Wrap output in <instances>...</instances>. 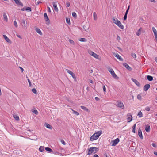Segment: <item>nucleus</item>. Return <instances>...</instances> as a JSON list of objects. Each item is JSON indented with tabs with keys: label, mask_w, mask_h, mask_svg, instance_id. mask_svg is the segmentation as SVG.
Returning <instances> with one entry per match:
<instances>
[{
	"label": "nucleus",
	"mask_w": 157,
	"mask_h": 157,
	"mask_svg": "<svg viewBox=\"0 0 157 157\" xmlns=\"http://www.w3.org/2000/svg\"><path fill=\"white\" fill-rule=\"evenodd\" d=\"M102 131L100 130L98 131L97 132L94 134L90 138V140L91 141L96 140L98 139L101 134H102Z\"/></svg>",
	"instance_id": "f257e3e1"
},
{
	"label": "nucleus",
	"mask_w": 157,
	"mask_h": 157,
	"mask_svg": "<svg viewBox=\"0 0 157 157\" xmlns=\"http://www.w3.org/2000/svg\"><path fill=\"white\" fill-rule=\"evenodd\" d=\"M108 71L111 74L112 76L114 78H117V79L119 78V77L117 76L116 74L115 73L113 70L112 68L109 69Z\"/></svg>",
	"instance_id": "f03ea898"
},
{
	"label": "nucleus",
	"mask_w": 157,
	"mask_h": 157,
	"mask_svg": "<svg viewBox=\"0 0 157 157\" xmlns=\"http://www.w3.org/2000/svg\"><path fill=\"white\" fill-rule=\"evenodd\" d=\"M120 140L118 138L115 139L114 140H112L111 142V144L112 146H115L119 142Z\"/></svg>",
	"instance_id": "7ed1b4c3"
},
{
	"label": "nucleus",
	"mask_w": 157,
	"mask_h": 157,
	"mask_svg": "<svg viewBox=\"0 0 157 157\" xmlns=\"http://www.w3.org/2000/svg\"><path fill=\"white\" fill-rule=\"evenodd\" d=\"M44 17L47 22V24L48 25L50 24V21L46 13H45L44 14Z\"/></svg>",
	"instance_id": "20e7f679"
},
{
	"label": "nucleus",
	"mask_w": 157,
	"mask_h": 157,
	"mask_svg": "<svg viewBox=\"0 0 157 157\" xmlns=\"http://www.w3.org/2000/svg\"><path fill=\"white\" fill-rule=\"evenodd\" d=\"M21 25L23 28L26 29L27 26V22L25 21V20L23 19L22 20Z\"/></svg>",
	"instance_id": "39448f33"
},
{
	"label": "nucleus",
	"mask_w": 157,
	"mask_h": 157,
	"mask_svg": "<svg viewBox=\"0 0 157 157\" xmlns=\"http://www.w3.org/2000/svg\"><path fill=\"white\" fill-rule=\"evenodd\" d=\"M117 106L121 108L122 109H124V106L123 103L119 101H117Z\"/></svg>",
	"instance_id": "423d86ee"
},
{
	"label": "nucleus",
	"mask_w": 157,
	"mask_h": 157,
	"mask_svg": "<svg viewBox=\"0 0 157 157\" xmlns=\"http://www.w3.org/2000/svg\"><path fill=\"white\" fill-rule=\"evenodd\" d=\"M132 119V117L131 114L129 113L127 115V119L128 121V122H131Z\"/></svg>",
	"instance_id": "0eeeda50"
},
{
	"label": "nucleus",
	"mask_w": 157,
	"mask_h": 157,
	"mask_svg": "<svg viewBox=\"0 0 157 157\" xmlns=\"http://www.w3.org/2000/svg\"><path fill=\"white\" fill-rule=\"evenodd\" d=\"M69 74L71 75L72 77L74 79L75 81H77L76 77L75 74L71 71L69 70Z\"/></svg>",
	"instance_id": "6e6552de"
},
{
	"label": "nucleus",
	"mask_w": 157,
	"mask_h": 157,
	"mask_svg": "<svg viewBox=\"0 0 157 157\" xmlns=\"http://www.w3.org/2000/svg\"><path fill=\"white\" fill-rule=\"evenodd\" d=\"M150 86L149 84H147L145 85L143 87V90L144 91H147L150 87Z\"/></svg>",
	"instance_id": "1a4fd4ad"
},
{
	"label": "nucleus",
	"mask_w": 157,
	"mask_h": 157,
	"mask_svg": "<svg viewBox=\"0 0 157 157\" xmlns=\"http://www.w3.org/2000/svg\"><path fill=\"white\" fill-rule=\"evenodd\" d=\"M138 133L139 137L140 139H143V137L142 135V131L140 128H139L138 130Z\"/></svg>",
	"instance_id": "9d476101"
},
{
	"label": "nucleus",
	"mask_w": 157,
	"mask_h": 157,
	"mask_svg": "<svg viewBox=\"0 0 157 157\" xmlns=\"http://www.w3.org/2000/svg\"><path fill=\"white\" fill-rule=\"evenodd\" d=\"M114 55L119 60L121 61H123V59L118 53H114Z\"/></svg>",
	"instance_id": "9b49d317"
},
{
	"label": "nucleus",
	"mask_w": 157,
	"mask_h": 157,
	"mask_svg": "<svg viewBox=\"0 0 157 157\" xmlns=\"http://www.w3.org/2000/svg\"><path fill=\"white\" fill-rule=\"evenodd\" d=\"M116 25L121 29H123L124 27L123 25L121 24V22L119 21L117 23Z\"/></svg>",
	"instance_id": "f8f14e48"
},
{
	"label": "nucleus",
	"mask_w": 157,
	"mask_h": 157,
	"mask_svg": "<svg viewBox=\"0 0 157 157\" xmlns=\"http://www.w3.org/2000/svg\"><path fill=\"white\" fill-rule=\"evenodd\" d=\"M132 80L138 86H140V83L136 79L132 78Z\"/></svg>",
	"instance_id": "ddd939ff"
},
{
	"label": "nucleus",
	"mask_w": 157,
	"mask_h": 157,
	"mask_svg": "<svg viewBox=\"0 0 157 157\" xmlns=\"http://www.w3.org/2000/svg\"><path fill=\"white\" fill-rule=\"evenodd\" d=\"M94 147H91L88 150V152L87 153V155H90L92 154L94 151Z\"/></svg>",
	"instance_id": "4468645a"
},
{
	"label": "nucleus",
	"mask_w": 157,
	"mask_h": 157,
	"mask_svg": "<svg viewBox=\"0 0 157 157\" xmlns=\"http://www.w3.org/2000/svg\"><path fill=\"white\" fill-rule=\"evenodd\" d=\"M18 5L21 6H23V4L19 0H13Z\"/></svg>",
	"instance_id": "2eb2a0df"
},
{
	"label": "nucleus",
	"mask_w": 157,
	"mask_h": 157,
	"mask_svg": "<svg viewBox=\"0 0 157 157\" xmlns=\"http://www.w3.org/2000/svg\"><path fill=\"white\" fill-rule=\"evenodd\" d=\"M124 66L128 70L131 71L132 70V68L128 65L127 63H124Z\"/></svg>",
	"instance_id": "dca6fc26"
},
{
	"label": "nucleus",
	"mask_w": 157,
	"mask_h": 157,
	"mask_svg": "<svg viewBox=\"0 0 157 157\" xmlns=\"http://www.w3.org/2000/svg\"><path fill=\"white\" fill-rule=\"evenodd\" d=\"M53 7H54V10L56 11H58V9L57 7V4L56 2H54L53 3Z\"/></svg>",
	"instance_id": "f3484780"
},
{
	"label": "nucleus",
	"mask_w": 157,
	"mask_h": 157,
	"mask_svg": "<svg viewBox=\"0 0 157 157\" xmlns=\"http://www.w3.org/2000/svg\"><path fill=\"white\" fill-rule=\"evenodd\" d=\"M44 126L48 128H49L51 130H52V127L48 123H45L44 124Z\"/></svg>",
	"instance_id": "a211bd4d"
},
{
	"label": "nucleus",
	"mask_w": 157,
	"mask_h": 157,
	"mask_svg": "<svg viewBox=\"0 0 157 157\" xmlns=\"http://www.w3.org/2000/svg\"><path fill=\"white\" fill-rule=\"evenodd\" d=\"M3 37L6 40L7 42L8 43H11V41H10V40L9 39V38L5 35H3Z\"/></svg>",
	"instance_id": "6ab92c4d"
},
{
	"label": "nucleus",
	"mask_w": 157,
	"mask_h": 157,
	"mask_svg": "<svg viewBox=\"0 0 157 157\" xmlns=\"http://www.w3.org/2000/svg\"><path fill=\"white\" fill-rule=\"evenodd\" d=\"M3 19L4 21H6V22H7L8 21V18L7 17V16L6 13H4L3 14Z\"/></svg>",
	"instance_id": "aec40b11"
},
{
	"label": "nucleus",
	"mask_w": 157,
	"mask_h": 157,
	"mask_svg": "<svg viewBox=\"0 0 157 157\" xmlns=\"http://www.w3.org/2000/svg\"><path fill=\"white\" fill-rule=\"evenodd\" d=\"M36 31L40 35H42V33L41 31L38 28H37L36 29Z\"/></svg>",
	"instance_id": "412c9836"
},
{
	"label": "nucleus",
	"mask_w": 157,
	"mask_h": 157,
	"mask_svg": "<svg viewBox=\"0 0 157 157\" xmlns=\"http://www.w3.org/2000/svg\"><path fill=\"white\" fill-rule=\"evenodd\" d=\"M145 129L147 132H149L150 129V126L149 125L146 126Z\"/></svg>",
	"instance_id": "4be33fe9"
},
{
	"label": "nucleus",
	"mask_w": 157,
	"mask_h": 157,
	"mask_svg": "<svg viewBox=\"0 0 157 157\" xmlns=\"http://www.w3.org/2000/svg\"><path fill=\"white\" fill-rule=\"evenodd\" d=\"M142 30V28H140L136 32V35L138 36H139L141 34V32Z\"/></svg>",
	"instance_id": "5701e85b"
},
{
	"label": "nucleus",
	"mask_w": 157,
	"mask_h": 157,
	"mask_svg": "<svg viewBox=\"0 0 157 157\" xmlns=\"http://www.w3.org/2000/svg\"><path fill=\"white\" fill-rule=\"evenodd\" d=\"M147 78L148 80L151 81L153 80V77L150 75L147 76Z\"/></svg>",
	"instance_id": "b1692460"
},
{
	"label": "nucleus",
	"mask_w": 157,
	"mask_h": 157,
	"mask_svg": "<svg viewBox=\"0 0 157 157\" xmlns=\"http://www.w3.org/2000/svg\"><path fill=\"white\" fill-rule=\"evenodd\" d=\"M118 21L119 20L116 18H114L113 20V22L116 25L117 24V23Z\"/></svg>",
	"instance_id": "393cba45"
},
{
	"label": "nucleus",
	"mask_w": 157,
	"mask_h": 157,
	"mask_svg": "<svg viewBox=\"0 0 157 157\" xmlns=\"http://www.w3.org/2000/svg\"><path fill=\"white\" fill-rule=\"evenodd\" d=\"M94 19V20H96L97 18V16L96 13L95 12H94L93 13Z\"/></svg>",
	"instance_id": "a878e982"
},
{
	"label": "nucleus",
	"mask_w": 157,
	"mask_h": 157,
	"mask_svg": "<svg viewBox=\"0 0 157 157\" xmlns=\"http://www.w3.org/2000/svg\"><path fill=\"white\" fill-rule=\"evenodd\" d=\"M45 150L47 151L52 152H53L52 150L49 147H47L45 148Z\"/></svg>",
	"instance_id": "bb28decb"
},
{
	"label": "nucleus",
	"mask_w": 157,
	"mask_h": 157,
	"mask_svg": "<svg viewBox=\"0 0 157 157\" xmlns=\"http://www.w3.org/2000/svg\"><path fill=\"white\" fill-rule=\"evenodd\" d=\"M70 109L73 111V113L74 114H75V115H79V113L78 112L76 111H74V110H73L72 109Z\"/></svg>",
	"instance_id": "cd10ccee"
},
{
	"label": "nucleus",
	"mask_w": 157,
	"mask_h": 157,
	"mask_svg": "<svg viewBox=\"0 0 157 157\" xmlns=\"http://www.w3.org/2000/svg\"><path fill=\"white\" fill-rule=\"evenodd\" d=\"M81 107L82 109H83V110H85L86 111H89L88 109L84 106H81Z\"/></svg>",
	"instance_id": "c85d7f7f"
},
{
	"label": "nucleus",
	"mask_w": 157,
	"mask_h": 157,
	"mask_svg": "<svg viewBox=\"0 0 157 157\" xmlns=\"http://www.w3.org/2000/svg\"><path fill=\"white\" fill-rule=\"evenodd\" d=\"M39 150L41 152H43L44 151V148L43 146H40L39 148Z\"/></svg>",
	"instance_id": "c756f323"
},
{
	"label": "nucleus",
	"mask_w": 157,
	"mask_h": 157,
	"mask_svg": "<svg viewBox=\"0 0 157 157\" xmlns=\"http://www.w3.org/2000/svg\"><path fill=\"white\" fill-rule=\"evenodd\" d=\"M79 40L81 42H86L87 41L86 39L84 38H80L79 39Z\"/></svg>",
	"instance_id": "7c9ffc66"
},
{
	"label": "nucleus",
	"mask_w": 157,
	"mask_h": 157,
	"mask_svg": "<svg viewBox=\"0 0 157 157\" xmlns=\"http://www.w3.org/2000/svg\"><path fill=\"white\" fill-rule=\"evenodd\" d=\"M92 56H94V57L96 59H98L99 56L97 55L96 54L94 53V52L93 55H92Z\"/></svg>",
	"instance_id": "2f4dec72"
},
{
	"label": "nucleus",
	"mask_w": 157,
	"mask_h": 157,
	"mask_svg": "<svg viewBox=\"0 0 157 157\" xmlns=\"http://www.w3.org/2000/svg\"><path fill=\"white\" fill-rule=\"evenodd\" d=\"M131 55L134 58H136V55L134 53H131Z\"/></svg>",
	"instance_id": "473e14b6"
},
{
	"label": "nucleus",
	"mask_w": 157,
	"mask_h": 157,
	"mask_svg": "<svg viewBox=\"0 0 157 157\" xmlns=\"http://www.w3.org/2000/svg\"><path fill=\"white\" fill-rule=\"evenodd\" d=\"M32 92L34 94H37V91L35 88H33L32 90Z\"/></svg>",
	"instance_id": "72a5a7b5"
},
{
	"label": "nucleus",
	"mask_w": 157,
	"mask_h": 157,
	"mask_svg": "<svg viewBox=\"0 0 157 157\" xmlns=\"http://www.w3.org/2000/svg\"><path fill=\"white\" fill-rule=\"evenodd\" d=\"M137 115L140 117H142L143 116V114L141 111H140L139 112Z\"/></svg>",
	"instance_id": "f704fd0d"
},
{
	"label": "nucleus",
	"mask_w": 157,
	"mask_h": 157,
	"mask_svg": "<svg viewBox=\"0 0 157 157\" xmlns=\"http://www.w3.org/2000/svg\"><path fill=\"white\" fill-rule=\"evenodd\" d=\"M136 127V124L134 125L132 127V132L135 133V128Z\"/></svg>",
	"instance_id": "c9c22d12"
},
{
	"label": "nucleus",
	"mask_w": 157,
	"mask_h": 157,
	"mask_svg": "<svg viewBox=\"0 0 157 157\" xmlns=\"http://www.w3.org/2000/svg\"><path fill=\"white\" fill-rule=\"evenodd\" d=\"M152 29L154 34L157 33V31L154 27L152 28Z\"/></svg>",
	"instance_id": "e433bc0d"
},
{
	"label": "nucleus",
	"mask_w": 157,
	"mask_h": 157,
	"mask_svg": "<svg viewBox=\"0 0 157 157\" xmlns=\"http://www.w3.org/2000/svg\"><path fill=\"white\" fill-rule=\"evenodd\" d=\"M83 29H84L86 31H87L89 29V27H86L85 25L83 26Z\"/></svg>",
	"instance_id": "4c0bfd02"
},
{
	"label": "nucleus",
	"mask_w": 157,
	"mask_h": 157,
	"mask_svg": "<svg viewBox=\"0 0 157 157\" xmlns=\"http://www.w3.org/2000/svg\"><path fill=\"white\" fill-rule=\"evenodd\" d=\"M137 98L138 99L141 100L142 99V97L141 95L140 94H139L137 96Z\"/></svg>",
	"instance_id": "58836bf2"
},
{
	"label": "nucleus",
	"mask_w": 157,
	"mask_h": 157,
	"mask_svg": "<svg viewBox=\"0 0 157 157\" xmlns=\"http://www.w3.org/2000/svg\"><path fill=\"white\" fill-rule=\"evenodd\" d=\"M72 15L75 18H76L77 17V15L75 12H72Z\"/></svg>",
	"instance_id": "ea45409f"
},
{
	"label": "nucleus",
	"mask_w": 157,
	"mask_h": 157,
	"mask_svg": "<svg viewBox=\"0 0 157 157\" xmlns=\"http://www.w3.org/2000/svg\"><path fill=\"white\" fill-rule=\"evenodd\" d=\"M14 118L16 120H19V117L18 116H17L16 115H15L14 116Z\"/></svg>",
	"instance_id": "a19ab883"
},
{
	"label": "nucleus",
	"mask_w": 157,
	"mask_h": 157,
	"mask_svg": "<svg viewBox=\"0 0 157 157\" xmlns=\"http://www.w3.org/2000/svg\"><path fill=\"white\" fill-rule=\"evenodd\" d=\"M26 11H31V9L30 7H27L26 9L25 10Z\"/></svg>",
	"instance_id": "79ce46f5"
},
{
	"label": "nucleus",
	"mask_w": 157,
	"mask_h": 157,
	"mask_svg": "<svg viewBox=\"0 0 157 157\" xmlns=\"http://www.w3.org/2000/svg\"><path fill=\"white\" fill-rule=\"evenodd\" d=\"M88 52L89 54H90V55H91L92 56V55H93V54L94 53V52L93 51H89Z\"/></svg>",
	"instance_id": "37998d69"
},
{
	"label": "nucleus",
	"mask_w": 157,
	"mask_h": 157,
	"mask_svg": "<svg viewBox=\"0 0 157 157\" xmlns=\"http://www.w3.org/2000/svg\"><path fill=\"white\" fill-rule=\"evenodd\" d=\"M33 112L36 115H37L38 113V112L36 110H34Z\"/></svg>",
	"instance_id": "c03bdc74"
},
{
	"label": "nucleus",
	"mask_w": 157,
	"mask_h": 157,
	"mask_svg": "<svg viewBox=\"0 0 157 157\" xmlns=\"http://www.w3.org/2000/svg\"><path fill=\"white\" fill-rule=\"evenodd\" d=\"M14 25L16 28L18 27L17 23L15 20L14 21Z\"/></svg>",
	"instance_id": "a18cd8bd"
},
{
	"label": "nucleus",
	"mask_w": 157,
	"mask_h": 157,
	"mask_svg": "<svg viewBox=\"0 0 157 157\" xmlns=\"http://www.w3.org/2000/svg\"><path fill=\"white\" fill-rule=\"evenodd\" d=\"M94 150L95 151V152L94 153H96L98 151V148L94 147Z\"/></svg>",
	"instance_id": "49530a36"
},
{
	"label": "nucleus",
	"mask_w": 157,
	"mask_h": 157,
	"mask_svg": "<svg viewBox=\"0 0 157 157\" xmlns=\"http://www.w3.org/2000/svg\"><path fill=\"white\" fill-rule=\"evenodd\" d=\"M69 42L71 44H72L73 45L74 44V42L73 40H69Z\"/></svg>",
	"instance_id": "de8ad7c7"
},
{
	"label": "nucleus",
	"mask_w": 157,
	"mask_h": 157,
	"mask_svg": "<svg viewBox=\"0 0 157 157\" xmlns=\"http://www.w3.org/2000/svg\"><path fill=\"white\" fill-rule=\"evenodd\" d=\"M27 80H28V82H29V86H31V83L30 81V80L29 79V78H28Z\"/></svg>",
	"instance_id": "09e8293b"
},
{
	"label": "nucleus",
	"mask_w": 157,
	"mask_h": 157,
	"mask_svg": "<svg viewBox=\"0 0 157 157\" xmlns=\"http://www.w3.org/2000/svg\"><path fill=\"white\" fill-rule=\"evenodd\" d=\"M145 110L147 111H149L150 110V108L149 107H147L145 108Z\"/></svg>",
	"instance_id": "8fccbe9b"
},
{
	"label": "nucleus",
	"mask_w": 157,
	"mask_h": 157,
	"mask_svg": "<svg viewBox=\"0 0 157 157\" xmlns=\"http://www.w3.org/2000/svg\"><path fill=\"white\" fill-rule=\"evenodd\" d=\"M61 142L64 145H65L66 144L65 142L63 140H61Z\"/></svg>",
	"instance_id": "3c124183"
},
{
	"label": "nucleus",
	"mask_w": 157,
	"mask_h": 157,
	"mask_svg": "<svg viewBox=\"0 0 157 157\" xmlns=\"http://www.w3.org/2000/svg\"><path fill=\"white\" fill-rule=\"evenodd\" d=\"M127 15H125L124 14V16L123 17V19H124V21H125L126 19H127Z\"/></svg>",
	"instance_id": "603ef678"
},
{
	"label": "nucleus",
	"mask_w": 157,
	"mask_h": 157,
	"mask_svg": "<svg viewBox=\"0 0 157 157\" xmlns=\"http://www.w3.org/2000/svg\"><path fill=\"white\" fill-rule=\"evenodd\" d=\"M152 145L154 147H155V148H156L157 147V145H156L154 144V143H152Z\"/></svg>",
	"instance_id": "864d4df0"
},
{
	"label": "nucleus",
	"mask_w": 157,
	"mask_h": 157,
	"mask_svg": "<svg viewBox=\"0 0 157 157\" xmlns=\"http://www.w3.org/2000/svg\"><path fill=\"white\" fill-rule=\"evenodd\" d=\"M103 90L104 91V92H105L106 91V88H105V86L104 85L103 86Z\"/></svg>",
	"instance_id": "5fc2aeb1"
},
{
	"label": "nucleus",
	"mask_w": 157,
	"mask_h": 157,
	"mask_svg": "<svg viewBox=\"0 0 157 157\" xmlns=\"http://www.w3.org/2000/svg\"><path fill=\"white\" fill-rule=\"evenodd\" d=\"M117 38L118 40H119L121 39L120 37L118 35L117 36Z\"/></svg>",
	"instance_id": "6e6d98bb"
},
{
	"label": "nucleus",
	"mask_w": 157,
	"mask_h": 157,
	"mask_svg": "<svg viewBox=\"0 0 157 157\" xmlns=\"http://www.w3.org/2000/svg\"><path fill=\"white\" fill-rule=\"evenodd\" d=\"M48 12H51L50 9L49 7H48Z\"/></svg>",
	"instance_id": "4d7b16f0"
},
{
	"label": "nucleus",
	"mask_w": 157,
	"mask_h": 157,
	"mask_svg": "<svg viewBox=\"0 0 157 157\" xmlns=\"http://www.w3.org/2000/svg\"><path fill=\"white\" fill-rule=\"evenodd\" d=\"M95 99L97 101H99V98L98 97H95Z\"/></svg>",
	"instance_id": "13d9d810"
},
{
	"label": "nucleus",
	"mask_w": 157,
	"mask_h": 157,
	"mask_svg": "<svg viewBox=\"0 0 157 157\" xmlns=\"http://www.w3.org/2000/svg\"><path fill=\"white\" fill-rule=\"evenodd\" d=\"M19 67L21 69V72H23V71H24L22 67Z\"/></svg>",
	"instance_id": "bf43d9fd"
},
{
	"label": "nucleus",
	"mask_w": 157,
	"mask_h": 157,
	"mask_svg": "<svg viewBox=\"0 0 157 157\" xmlns=\"http://www.w3.org/2000/svg\"><path fill=\"white\" fill-rule=\"evenodd\" d=\"M93 157H99L97 154H95L94 155Z\"/></svg>",
	"instance_id": "052dcab7"
},
{
	"label": "nucleus",
	"mask_w": 157,
	"mask_h": 157,
	"mask_svg": "<svg viewBox=\"0 0 157 157\" xmlns=\"http://www.w3.org/2000/svg\"><path fill=\"white\" fill-rule=\"evenodd\" d=\"M128 11L129 10H126V12L125 13V15H127V14H128Z\"/></svg>",
	"instance_id": "680f3d73"
},
{
	"label": "nucleus",
	"mask_w": 157,
	"mask_h": 157,
	"mask_svg": "<svg viewBox=\"0 0 157 157\" xmlns=\"http://www.w3.org/2000/svg\"><path fill=\"white\" fill-rule=\"evenodd\" d=\"M66 21L67 23L68 24H69V20H68V19L67 18H66Z\"/></svg>",
	"instance_id": "e2e57ef3"
},
{
	"label": "nucleus",
	"mask_w": 157,
	"mask_h": 157,
	"mask_svg": "<svg viewBox=\"0 0 157 157\" xmlns=\"http://www.w3.org/2000/svg\"><path fill=\"white\" fill-rule=\"evenodd\" d=\"M150 1L153 2L155 3L156 1L155 0H150Z\"/></svg>",
	"instance_id": "0e129e2a"
},
{
	"label": "nucleus",
	"mask_w": 157,
	"mask_h": 157,
	"mask_svg": "<svg viewBox=\"0 0 157 157\" xmlns=\"http://www.w3.org/2000/svg\"><path fill=\"white\" fill-rule=\"evenodd\" d=\"M17 36L19 38H20V39H22V38L20 35H17Z\"/></svg>",
	"instance_id": "69168bd1"
},
{
	"label": "nucleus",
	"mask_w": 157,
	"mask_h": 157,
	"mask_svg": "<svg viewBox=\"0 0 157 157\" xmlns=\"http://www.w3.org/2000/svg\"><path fill=\"white\" fill-rule=\"evenodd\" d=\"M154 154L155 155H156L157 156V152L156 151H154Z\"/></svg>",
	"instance_id": "338daca9"
},
{
	"label": "nucleus",
	"mask_w": 157,
	"mask_h": 157,
	"mask_svg": "<svg viewBox=\"0 0 157 157\" xmlns=\"http://www.w3.org/2000/svg\"><path fill=\"white\" fill-rule=\"evenodd\" d=\"M155 61L157 63V57H156L155 59Z\"/></svg>",
	"instance_id": "774afa93"
}]
</instances>
